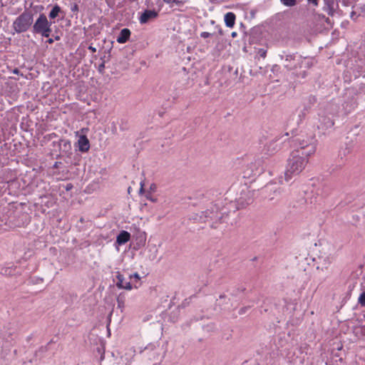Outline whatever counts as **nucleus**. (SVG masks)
Wrapping results in <instances>:
<instances>
[{
  "label": "nucleus",
  "instance_id": "1",
  "mask_svg": "<svg viewBox=\"0 0 365 365\" xmlns=\"http://www.w3.org/2000/svg\"><path fill=\"white\" fill-rule=\"evenodd\" d=\"M308 158L302 155L300 150H293L291 153L284 173L286 181L290 180L293 176L302 172L308 163Z\"/></svg>",
  "mask_w": 365,
  "mask_h": 365
},
{
  "label": "nucleus",
  "instance_id": "2",
  "mask_svg": "<svg viewBox=\"0 0 365 365\" xmlns=\"http://www.w3.org/2000/svg\"><path fill=\"white\" fill-rule=\"evenodd\" d=\"M292 142L298 148L295 150H300L302 155L309 157L316 152L317 140L312 132L305 134L301 133L294 138Z\"/></svg>",
  "mask_w": 365,
  "mask_h": 365
},
{
  "label": "nucleus",
  "instance_id": "3",
  "mask_svg": "<svg viewBox=\"0 0 365 365\" xmlns=\"http://www.w3.org/2000/svg\"><path fill=\"white\" fill-rule=\"evenodd\" d=\"M34 23V14L31 11L25 10L13 22L12 28L17 34L27 31Z\"/></svg>",
  "mask_w": 365,
  "mask_h": 365
},
{
  "label": "nucleus",
  "instance_id": "4",
  "mask_svg": "<svg viewBox=\"0 0 365 365\" xmlns=\"http://www.w3.org/2000/svg\"><path fill=\"white\" fill-rule=\"evenodd\" d=\"M227 217L219 211L218 207L212 206L206 211L202 212L200 219L202 222H210V227L217 229L218 228V224L224 222V219Z\"/></svg>",
  "mask_w": 365,
  "mask_h": 365
},
{
  "label": "nucleus",
  "instance_id": "5",
  "mask_svg": "<svg viewBox=\"0 0 365 365\" xmlns=\"http://www.w3.org/2000/svg\"><path fill=\"white\" fill-rule=\"evenodd\" d=\"M51 25L52 22L48 20L47 16L44 14H40L32 24V33L48 38L52 31Z\"/></svg>",
  "mask_w": 365,
  "mask_h": 365
},
{
  "label": "nucleus",
  "instance_id": "6",
  "mask_svg": "<svg viewBox=\"0 0 365 365\" xmlns=\"http://www.w3.org/2000/svg\"><path fill=\"white\" fill-rule=\"evenodd\" d=\"M319 124L317 125L318 129L326 130L334 125V120L329 115H326L324 111L318 113Z\"/></svg>",
  "mask_w": 365,
  "mask_h": 365
},
{
  "label": "nucleus",
  "instance_id": "7",
  "mask_svg": "<svg viewBox=\"0 0 365 365\" xmlns=\"http://www.w3.org/2000/svg\"><path fill=\"white\" fill-rule=\"evenodd\" d=\"M253 195L254 191L250 190L247 189V190H243L239 198V203L242 206H245L250 205L253 201Z\"/></svg>",
  "mask_w": 365,
  "mask_h": 365
},
{
  "label": "nucleus",
  "instance_id": "8",
  "mask_svg": "<svg viewBox=\"0 0 365 365\" xmlns=\"http://www.w3.org/2000/svg\"><path fill=\"white\" fill-rule=\"evenodd\" d=\"M324 11L328 15L333 16L335 14L336 9L339 7V4L336 0H324Z\"/></svg>",
  "mask_w": 365,
  "mask_h": 365
},
{
  "label": "nucleus",
  "instance_id": "9",
  "mask_svg": "<svg viewBox=\"0 0 365 365\" xmlns=\"http://www.w3.org/2000/svg\"><path fill=\"white\" fill-rule=\"evenodd\" d=\"M158 13L155 10H145L139 18L140 23L144 24L148 23L150 20L157 18Z\"/></svg>",
  "mask_w": 365,
  "mask_h": 365
},
{
  "label": "nucleus",
  "instance_id": "10",
  "mask_svg": "<svg viewBox=\"0 0 365 365\" xmlns=\"http://www.w3.org/2000/svg\"><path fill=\"white\" fill-rule=\"evenodd\" d=\"M117 282H116V286L118 288L120 289H125L128 290H130L132 289V285L130 282H124V277L123 275L120 272H117L115 275Z\"/></svg>",
  "mask_w": 365,
  "mask_h": 365
},
{
  "label": "nucleus",
  "instance_id": "11",
  "mask_svg": "<svg viewBox=\"0 0 365 365\" xmlns=\"http://www.w3.org/2000/svg\"><path fill=\"white\" fill-rule=\"evenodd\" d=\"M284 66L288 69H293L297 66V56L295 55H286Z\"/></svg>",
  "mask_w": 365,
  "mask_h": 365
},
{
  "label": "nucleus",
  "instance_id": "12",
  "mask_svg": "<svg viewBox=\"0 0 365 365\" xmlns=\"http://www.w3.org/2000/svg\"><path fill=\"white\" fill-rule=\"evenodd\" d=\"M78 150L81 152H87L90 148V143L86 135H81L78 140Z\"/></svg>",
  "mask_w": 365,
  "mask_h": 365
},
{
  "label": "nucleus",
  "instance_id": "13",
  "mask_svg": "<svg viewBox=\"0 0 365 365\" xmlns=\"http://www.w3.org/2000/svg\"><path fill=\"white\" fill-rule=\"evenodd\" d=\"M130 239V234L125 230H122L116 237V243L118 245H122L128 242Z\"/></svg>",
  "mask_w": 365,
  "mask_h": 365
},
{
  "label": "nucleus",
  "instance_id": "14",
  "mask_svg": "<svg viewBox=\"0 0 365 365\" xmlns=\"http://www.w3.org/2000/svg\"><path fill=\"white\" fill-rule=\"evenodd\" d=\"M130 31L128 29H123L119 35L117 36V42L119 43H125L127 42L130 36Z\"/></svg>",
  "mask_w": 365,
  "mask_h": 365
},
{
  "label": "nucleus",
  "instance_id": "15",
  "mask_svg": "<svg viewBox=\"0 0 365 365\" xmlns=\"http://www.w3.org/2000/svg\"><path fill=\"white\" fill-rule=\"evenodd\" d=\"M60 14H62V17L64 16V12L62 11L61 8L58 5L56 4L53 6L51 11L48 14V18L51 19H56L57 16H58Z\"/></svg>",
  "mask_w": 365,
  "mask_h": 365
},
{
  "label": "nucleus",
  "instance_id": "16",
  "mask_svg": "<svg viewBox=\"0 0 365 365\" xmlns=\"http://www.w3.org/2000/svg\"><path fill=\"white\" fill-rule=\"evenodd\" d=\"M297 65H299V68H309L312 66V61L309 58L297 56Z\"/></svg>",
  "mask_w": 365,
  "mask_h": 365
},
{
  "label": "nucleus",
  "instance_id": "17",
  "mask_svg": "<svg viewBox=\"0 0 365 365\" xmlns=\"http://www.w3.org/2000/svg\"><path fill=\"white\" fill-rule=\"evenodd\" d=\"M235 14L232 12H228L225 15V25L229 28H232L235 24Z\"/></svg>",
  "mask_w": 365,
  "mask_h": 365
},
{
  "label": "nucleus",
  "instance_id": "18",
  "mask_svg": "<svg viewBox=\"0 0 365 365\" xmlns=\"http://www.w3.org/2000/svg\"><path fill=\"white\" fill-rule=\"evenodd\" d=\"M307 105L304 106V110L302 112L303 115H305L309 112L310 108L317 102V98L314 96H309L307 98Z\"/></svg>",
  "mask_w": 365,
  "mask_h": 365
},
{
  "label": "nucleus",
  "instance_id": "19",
  "mask_svg": "<svg viewBox=\"0 0 365 365\" xmlns=\"http://www.w3.org/2000/svg\"><path fill=\"white\" fill-rule=\"evenodd\" d=\"M332 190H333V187L330 184H327V183L323 184L320 189V191H321L320 195L322 197H326L331 194Z\"/></svg>",
  "mask_w": 365,
  "mask_h": 365
},
{
  "label": "nucleus",
  "instance_id": "20",
  "mask_svg": "<svg viewBox=\"0 0 365 365\" xmlns=\"http://www.w3.org/2000/svg\"><path fill=\"white\" fill-rule=\"evenodd\" d=\"M267 49L268 46L267 45L262 46L260 48H255L256 54L262 58L267 56Z\"/></svg>",
  "mask_w": 365,
  "mask_h": 365
},
{
  "label": "nucleus",
  "instance_id": "21",
  "mask_svg": "<svg viewBox=\"0 0 365 365\" xmlns=\"http://www.w3.org/2000/svg\"><path fill=\"white\" fill-rule=\"evenodd\" d=\"M262 163L263 160L262 159L259 158L255 160L254 164L257 165V168H256V173H255V175H256L257 173H260L263 170Z\"/></svg>",
  "mask_w": 365,
  "mask_h": 365
},
{
  "label": "nucleus",
  "instance_id": "22",
  "mask_svg": "<svg viewBox=\"0 0 365 365\" xmlns=\"http://www.w3.org/2000/svg\"><path fill=\"white\" fill-rule=\"evenodd\" d=\"M144 354L147 355L149 360L151 359V356L153 357V359H155V356L157 358L159 357V354L156 352V351H153V353H151L150 354V351H149L148 349L146 348L144 351H143ZM158 360V359H157Z\"/></svg>",
  "mask_w": 365,
  "mask_h": 365
},
{
  "label": "nucleus",
  "instance_id": "23",
  "mask_svg": "<svg viewBox=\"0 0 365 365\" xmlns=\"http://www.w3.org/2000/svg\"><path fill=\"white\" fill-rule=\"evenodd\" d=\"M280 1L283 5L289 7L294 6L297 3V0H280Z\"/></svg>",
  "mask_w": 365,
  "mask_h": 365
},
{
  "label": "nucleus",
  "instance_id": "24",
  "mask_svg": "<svg viewBox=\"0 0 365 365\" xmlns=\"http://www.w3.org/2000/svg\"><path fill=\"white\" fill-rule=\"evenodd\" d=\"M63 145L64 150H68L71 149V143L68 140H61L60 146Z\"/></svg>",
  "mask_w": 365,
  "mask_h": 365
},
{
  "label": "nucleus",
  "instance_id": "25",
  "mask_svg": "<svg viewBox=\"0 0 365 365\" xmlns=\"http://www.w3.org/2000/svg\"><path fill=\"white\" fill-rule=\"evenodd\" d=\"M164 2L169 4L182 5L183 1L182 0H163Z\"/></svg>",
  "mask_w": 365,
  "mask_h": 365
},
{
  "label": "nucleus",
  "instance_id": "26",
  "mask_svg": "<svg viewBox=\"0 0 365 365\" xmlns=\"http://www.w3.org/2000/svg\"><path fill=\"white\" fill-rule=\"evenodd\" d=\"M275 143H276V141L270 143L267 145V150H268L269 151L270 150V151H272V152H275V151H277V150L279 148V147L277 145H276L275 146H274V147L271 149V147H272V145H275Z\"/></svg>",
  "mask_w": 365,
  "mask_h": 365
},
{
  "label": "nucleus",
  "instance_id": "27",
  "mask_svg": "<svg viewBox=\"0 0 365 365\" xmlns=\"http://www.w3.org/2000/svg\"><path fill=\"white\" fill-rule=\"evenodd\" d=\"M359 304L362 307H365V292H362L359 297Z\"/></svg>",
  "mask_w": 365,
  "mask_h": 365
},
{
  "label": "nucleus",
  "instance_id": "28",
  "mask_svg": "<svg viewBox=\"0 0 365 365\" xmlns=\"http://www.w3.org/2000/svg\"><path fill=\"white\" fill-rule=\"evenodd\" d=\"M334 261V257L331 255L327 256L324 259V264L325 265H329L332 263Z\"/></svg>",
  "mask_w": 365,
  "mask_h": 365
},
{
  "label": "nucleus",
  "instance_id": "29",
  "mask_svg": "<svg viewBox=\"0 0 365 365\" xmlns=\"http://www.w3.org/2000/svg\"><path fill=\"white\" fill-rule=\"evenodd\" d=\"M215 35V33H210L207 31H203L200 34V37L203 38H207L211 36H213Z\"/></svg>",
  "mask_w": 365,
  "mask_h": 365
},
{
  "label": "nucleus",
  "instance_id": "30",
  "mask_svg": "<svg viewBox=\"0 0 365 365\" xmlns=\"http://www.w3.org/2000/svg\"><path fill=\"white\" fill-rule=\"evenodd\" d=\"M145 197H146V198H147L148 200H150L151 202H157V198H156V197H153V196L151 195L150 192H148L146 194Z\"/></svg>",
  "mask_w": 365,
  "mask_h": 365
},
{
  "label": "nucleus",
  "instance_id": "31",
  "mask_svg": "<svg viewBox=\"0 0 365 365\" xmlns=\"http://www.w3.org/2000/svg\"><path fill=\"white\" fill-rule=\"evenodd\" d=\"M104 69H105V61H103V62L98 67V71L100 73L103 74L104 73Z\"/></svg>",
  "mask_w": 365,
  "mask_h": 365
},
{
  "label": "nucleus",
  "instance_id": "32",
  "mask_svg": "<svg viewBox=\"0 0 365 365\" xmlns=\"http://www.w3.org/2000/svg\"><path fill=\"white\" fill-rule=\"evenodd\" d=\"M359 93H364L365 94V84H361L359 88L356 89Z\"/></svg>",
  "mask_w": 365,
  "mask_h": 365
},
{
  "label": "nucleus",
  "instance_id": "33",
  "mask_svg": "<svg viewBox=\"0 0 365 365\" xmlns=\"http://www.w3.org/2000/svg\"><path fill=\"white\" fill-rule=\"evenodd\" d=\"M117 302H118V305L120 308L124 307V300L121 297H118L117 299Z\"/></svg>",
  "mask_w": 365,
  "mask_h": 365
},
{
  "label": "nucleus",
  "instance_id": "34",
  "mask_svg": "<svg viewBox=\"0 0 365 365\" xmlns=\"http://www.w3.org/2000/svg\"><path fill=\"white\" fill-rule=\"evenodd\" d=\"M245 290V288H237L236 290H235L232 293V296H237L239 292H243Z\"/></svg>",
  "mask_w": 365,
  "mask_h": 365
},
{
  "label": "nucleus",
  "instance_id": "35",
  "mask_svg": "<svg viewBox=\"0 0 365 365\" xmlns=\"http://www.w3.org/2000/svg\"><path fill=\"white\" fill-rule=\"evenodd\" d=\"M309 4H313L314 6H317L319 5V0H307Z\"/></svg>",
  "mask_w": 365,
  "mask_h": 365
},
{
  "label": "nucleus",
  "instance_id": "36",
  "mask_svg": "<svg viewBox=\"0 0 365 365\" xmlns=\"http://www.w3.org/2000/svg\"><path fill=\"white\" fill-rule=\"evenodd\" d=\"M71 10L73 12H78V4H74L73 5H72V6L71 8Z\"/></svg>",
  "mask_w": 365,
  "mask_h": 365
},
{
  "label": "nucleus",
  "instance_id": "37",
  "mask_svg": "<svg viewBox=\"0 0 365 365\" xmlns=\"http://www.w3.org/2000/svg\"><path fill=\"white\" fill-rule=\"evenodd\" d=\"M249 309V307H242L240 310H239V314H244L247 310Z\"/></svg>",
  "mask_w": 365,
  "mask_h": 365
},
{
  "label": "nucleus",
  "instance_id": "38",
  "mask_svg": "<svg viewBox=\"0 0 365 365\" xmlns=\"http://www.w3.org/2000/svg\"><path fill=\"white\" fill-rule=\"evenodd\" d=\"M61 165V162L56 161L54 163L53 168L57 169L60 167Z\"/></svg>",
  "mask_w": 365,
  "mask_h": 365
},
{
  "label": "nucleus",
  "instance_id": "39",
  "mask_svg": "<svg viewBox=\"0 0 365 365\" xmlns=\"http://www.w3.org/2000/svg\"><path fill=\"white\" fill-rule=\"evenodd\" d=\"M48 350V348H47V346H41L39 348V349L36 351V353L38 351H46Z\"/></svg>",
  "mask_w": 365,
  "mask_h": 365
},
{
  "label": "nucleus",
  "instance_id": "40",
  "mask_svg": "<svg viewBox=\"0 0 365 365\" xmlns=\"http://www.w3.org/2000/svg\"><path fill=\"white\" fill-rule=\"evenodd\" d=\"M132 277H134L135 279H136V280H139L140 279V277H139V274L138 273H135L133 275H130V278H132Z\"/></svg>",
  "mask_w": 365,
  "mask_h": 365
},
{
  "label": "nucleus",
  "instance_id": "41",
  "mask_svg": "<svg viewBox=\"0 0 365 365\" xmlns=\"http://www.w3.org/2000/svg\"><path fill=\"white\" fill-rule=\"evenodd\" d=\"M88 49L93 53H95L96 51V48L93 47L92 45L88 46Z\"/></svg>",
  "mask_w": 365,
  "mask_h": 365
},
{
  "label": "nucleus",
  "instance_id": "42",
  "mask_svg": "<svg viewBox=\"0 0 365 365\" xmlns=\"http://www.w3.org/2000/svg\"><path fill=\"white\" fill-rule=\"evenodd\" d=\"M72 187H73L72 184L71 183H68V184L66 185V190H71Z\"/></svg>",
  "mask_w": 365,
  "mask_h": 365
},
{
  "label": "nucleus",
  "instance_id": "43",
  "mask_svg": "<svg viewBox=\"0 0 365 365\" xmlns=\"http://www.w3.org/2000/svg\"><path fill=\"white\" fill-rule=\"evenodd\" d=\"M150 191H155L156 190V185L155 184H152L150 187Z\"/></svg>",
  "mask_w": 365,
  "mask_h": 365
},
{
  "label": "nucleus",
  "instance_id": "44",
  "mask_svg": "<svg viewBox=\"0 0 365 365\" xmlns=\"http://www.w3.org/2000/svg\"><path fill=\"white\" fill-rule=\"evenodd\" d=\"M54 42L53 39V38H48L46 40V43H48V44H52Z\"/></svg>",
  "mask_w": 365,
  "mask_h": 365
},
{
  "label": "nucleus",
  "instance_id": "45",
  "mask_svg": "<svg viewBox=\"0 0 365 365\" xmlns=\"http://www.w3.org/2000/svg\"><path fill=\"white\" fill-rule=\"evenodd\" d=\"M300 74L302 75V78H304L307 76V72L305 71H303L302 72L300 73Z\"/></svg>",
  "mask_w": 365,
  "mask_h": 365
},
{
  "label": "nucleus",
  "instance_id": "46",
  "mask_svg": "<svg viewBox=\"0 0 365 365\" xmlns=\"http://www.w3.org/2000/svg\"><path fill=\"white\" fill-rule=\"evenodd\" d=\"M13 73H16V74H19L20 73L19 70L18 68H15L14 71H13Z\"/></svg>",
  "mask_w": 365,
  "mask_h": 365
},
{
  "label": "nucleus",
  "instance_id": "47",
  "mask_svg": "<svg viewBox=\"0 0 365 365\" xmlns=\"http://www.w3.org/2000/svg\"><path fill=\"white\" fill-rule=\"evenodd\" d=\"M218 33L220 36L223 35L222 30L220 27L218 29Z\"/></svg>",
  "mask_w": 365,
  "mask_h": 365
},
{
  "label": "nucleus",
  "instance_id": "48",
  "mask_svg": "<svg viewBox=\"0 0 365 365\" xmlns=\"http://www.w3.org/2000/svg\"><path fill=\"white\" fill-rule=\"evenodd\" d=\"M143 184L141 183V186H140V193H141L142 192H143Z\"/></svg>",
  "mask_w": 365,
  "mask_h": 365
},
{
  "label": "nucleus",
  "instance_id": "49",
  "mask_svg": "<svg viewBox=\"0 0 365 365\" xmlns=\"http://www.w3.org/2000/svg\"><path fill=\"white\" fill-rule=\"evenodd\" d=\"M231 36H232V38H235V37L237 36V33L234 31V32L232 33Z\"/></svg>",
  "mask_w": 365,
  "mask_h": 365
},
{
  "label": "nucleus",
  "instance_id": "50",
  "mask_svg": "<svg viewBox=\"0 0 365 365\" xmlns=\"http://www.w3.org/2000/svg\"><path fill=\"white\" fill-rule=\"evenodd\" d=\"M220 299H225V298H226V295H225V294H221V295L220 296Z\"/></svg>",
  "mask_w": 365,
  "mask_h": 365
},
{
  "label": "nucleus",
  "instance_id": "51",
  "mask_svg": "<svg viewBox=\"0 0 365 365\" xmlns=\"http://www.w3.org/2000/svg\"><path fill=\"white\" fill-rule=\"evenodd\" d=\"M328 107H329V104H327V105H326L325 106H324L323 108H324V109H327V108H328Z\"/></svg>",
  "mask_w": 365,
  "mask_h": 365
},
{
  "label": "nucleus",
  "instance_id": "52",
  "mask_svg": "<svg viewBox=\"0 0 365 365\" xmlns=\"http://www.w3.org/2000/svg\"><path fill=\"white\" fill-rule=\"evenodd\" d=\"M59 39H60V38H59V36H56L55 37V40L58 41V40H59Z\"/></svg>",
  "mask_w": 365,
  "mask_h": 365
},
{
  "label": "nucleus",
  "instance_id": "53",
  "mask_svg": "<svg viewBox=\"0 0 365 365\" xmlns=\"http://www.w3.org/2000/svg\"><path fill=\"white\" fill-rule=\"evenodd\" d=\"M129 1H131V2H135V1H137L138 0H129Z\"/></svg>",
  "mask_w": 365,
  "mask_h": 365
},
{
  "label": "nucleus",
  "instance_id": "54",
  "mask_svg": "<svg viewBox=\"0 0 365 365\" xmlns=\"http://www.w3.org/2000/svg\"><path fill=\"white\" fill-rule=\"evenodd\" d=\"M245 198H248L249 197V195H243Z\"/></svg>",
  "mask_w": 365,
  "mask_h": 365
},
{
  "label": "nucleus",
  "instance_id": "55",
  "mask_svg": "<svg viewBox=\"0 0 365 365\" xmlns=\"http://www.w3.org/2000/svg\"><path fill=\"white\" fill-rule=\"evenodd\" d=\"M274 192H278V193H280V191L279 190H274Z\"/></svg>",
  "mask_w": 365,
  "mask_h": 365
},
{
  "label": "nucleus",
  "instance_id": "56",
  "mask_svg": "<svg viewBox=\"0 0 365 365\" xmlns=\"http://www.w3.org/2000/svg\"><path fill=\"white\" fill-rule=\"evenodd\" d=\"M352 16H354V12H352V14H351V17H352Z\"/></svg>",
  "mask_w": 365,
  "mask_h": 365
},
{
  "label": "nucleus",
  "instance_id": "57",
  "mask_svg": "<svg viewBox=\"0 0 365 365\" xmlns=\"http://www.w3.org/2000/svg\"><path fill=\"white\" fill-rule=\"evenodd\" d=\"M352 16H354V12H352V14H351V17H352Z\"/></svg>",
  "mask_w": 365,
  "mask_h": 365
},
{
  "label": "nucleus",
  "instance_id": "58",
  "mask_svg": "<svg viewBox=\"0 0 365 365\" xmlns=\"http://www.w3.org/2000/svg\"><path fill=\"white\" fill-rule=\"evenodd\" d=\"M7 270H8V269H6L5 270V274H7Z\"/></svg>",
  "mask_w": 365,
  "mask_h": 365
}]
</instances>
